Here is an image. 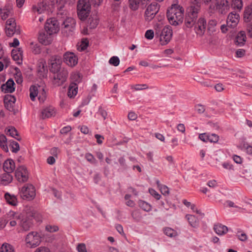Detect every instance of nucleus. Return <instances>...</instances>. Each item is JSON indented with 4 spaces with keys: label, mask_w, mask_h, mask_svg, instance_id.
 Returning a JSON list of instances; mask_svg holds the SVG:
<instances>
[{
    "label": "nucleus",
    "mask_w": 252,
    "mask_h": 252,
    "mask_svg": "<svg viewBox=\"0 0 252 252\" xmlns=\"http://www.w3.org/2000/svg\"><path fill=\"white\" fill-rule=\"evenodd\" d=\"M57 2L58 1H57V3H55L54 0H43L37 6L33 5L32 10L34 12L36 11L39 14L44 12H47V13H52L55 8L58 9V6H60L63 3L62 2L58 4Z\"/></svg>",
    "instance_id": "nucleus-4"
},
{
    "label": "nucleus",
    "mask_w": 252,
    "mask_h": 252,
    "mask_svg": "<svg viewBox=\"0 0 252 252\" xmlns=\"http://www.w3.org/2000/svg\"><path fill=\"white\" fill-rule=\"evenodd\" d=\"M154 32L152 30H147L145 34V37L149 40H151L154 38Z\"/></svg>",
    "instance_id": "nucleus-52"
},
{
    "label": "nucleus",
    "mask_w": 252,
    "mask_h": 252,
    "mask_svg": "<svg viewBox=\"0 0 252 252\" xmlns=\"http://www.w3.org/2000/svg\"><path fill=\"white\" fill-rule=\"evenodd\" d=\"M68 71L65 69H61L56 73H53L51 76L53 83L56 86H59L64 83L68 76Z\"/></svg>",
    "instance_id": "nucleus-9"
},
{
    "label": "nucleus",
    "mask_w": 252,
    "mask_h": 252,
    "mask_svg": "<svg viewBox=\"0 0 252 252\" xmlns=\"http://www.w3.org/2000/svg\"><path fill=\"white\" fill-rule=\"evenodd\" d=\"M99 23L98 16L96 15H91L88 20V27L90 29H94Z\"/></svg>",
    "instance_id": "nucleus-28"
},
{
    "label": "nucleus",
    "mask_w": 252,
    "mask_h": 252,
    "mask_svg": "<svg viewBox=\"0 0 252 252\" xmlns=\"http://www.w3.org/2000/svg\"><path fill=\"white\" fill-rule=\"evenodd\" d=\"M15 167V162L12 159H7L3 163V168L5 172H12Z\"/></svg>",
    "instance_id": "nucleus-26"
},
{
    "label": "nucleus",
    "mask_w": 252,
    "mask_h": 252,
    "mask_svg": "<svg viewBox=\"0 0 252 252\" xmlns=\"http://www.w3.org/2000/svg\"><path fill=\"white\" fill-rule=\"evenodd\" d=\"M186 217L191 226L195 227L198 225V220L195 216L192 215H187Z\"/></svg>",
    "instance_id": "nucleus-37"
},
{
    "label": "nucleus",
    "mask_w": 252,
    "mask_h": 252,
    "mask_svg": "<svg viewBox=\"0 0 252 252\" xmlns=\"http://www.w3.org/2000/svg\"><path fill=\"white\" fill-rule=\"evenodd\" d=\"M54 109L52 107H47L44 109L42 112L41 117L43 119L48 118L55 114Z\"/></svg>",
    "instance_id": "nucleus-33"
},
{
    "label": "nucleus",
    "mask_w": 252,
    "mask_h": 252,
    "mask_svg": "<svg viewBox=\"0 0 252 252\" xmlns=\"http://www.w3.org/2000/svg\"><path fill=\"white\" fill-rule=\"evenodd\" d=\"M200 6L192 4L186 10L185 25L188 28H192L195 24L200 11Z\"/></svg>",
    "instance_id": "nucleus-3"
},
{
    "label": "nucleus",
    "mask_w": 252,
    "mask_h": 252,
    "mask_svg": "<svg viewBox=\"0 0 252 252\" xmlns=\"http://www.w3.org/2000/svg\"><path fill=\"white\" fill-rule=\"evenodd\" d=\"M5 199L7 203L12 206H16V196L11 195L8 192H6L4 195Z\"/></svg>",
    "instance_id": "nucleus-38"
},
{
    "label": "nucleus",
    "mask_w": 252,
    "mask_h": 252,
    "mask_svg": "<svg viewBox=\"0 0 252 252\" xmlns=\"http://www.w3.org/2000/svg\"><path fill=\"white\" fill-rule=\"evenodd\" d=\"M194 30L197 35L202 36L205 32L206 21L203 18H200L195 23Z\"/></svg>",
    "instance_id": "nucleus-19"
},
{
    "label": "nucleus",
    "mask_w": 252,
    "mask_h": 252,
    "mask_svg": "<svg viewBox=\"0 0 252 252\" xmlns=\"http://www.w3.org/2000/svg\"><path fill=\"white\" fill-rule=\"evenodd\" d=\"M0 252H14V249L12 247L8 244H3L0 248Z\"/></svg>",
    "instance_id": "nucleus-45"
},
{
    "label": "nucleus",
    "mask_w": 252,
    "mask_h": 252,
    "mask_svg": "<svg viewBox=\"0 0 252 252\" xmlns=\"http://www.w3.org/2000/svg\"><path fill=\"white\" fill-rule=\"evenodd\" d=\"M16 213L13 211H10L4 216V219L6 220L7 223L10 221V224L12 226L16 225L15 220Z\"/></svg>",
    "instance_id": "nucleus-29"
},
{
    "label": "nucleus",
    "mask_w": 252,
    "mask_h": 252,
    "mask_svg": "<svg viewBox=\"0 0 252 252\" xmlns=\"http://www.w3.org/2000/svg\"><path fill=\"white\" fill-rule=\"evenodd\" d=\"M172 37V30L169 26L165 27L160 34V42L162 45L167 44Z\"/></svg>",
    "instance_id": "nucleus-12"
},
{
    "label": "nucleus",
    "mask_w": 252,
    "mask_h": 252,
    "mask_svg": "<svg viewBox=\"0 0 252 252\" xmlns=\"http://www.w3.org/2000/svg\"><path fill=\"white\" fill-rule=\"evenodd\" d=\"M23 82L22 73L19 68L17 67V84H21Z\"/></svg>",
    "instance_id": "nucleus-57"
},
{
    "label": "nucleus",
    "mask_w": 252,
    "mask_h": 252,
    "mask_svg": "<svg viewBox=\"0 0 252 252\" xmlns=\"http://www.w3.org/2000/svg\"><path fill=\"white\" fill-rule=\"evenodd\" d=\"M60 153V150L58 148L54 147L52 148L50 150V153L53 157H54L56 158L58 157V154Z\"/></svg>",
    "instance_id": "nucleus-55"
},
{
    "label": "nucleus",
    "mask_w": 252,
    "mask_h": 252,
    "mask_svg": "<svg viewBox=\"0 0 252 252\" xmlns=\"http://www.w3.org/2000/svg\"><path fill=\"white\" fill-rule=\"evenodd\" d=\"M229 7V2L227 0H216L214 5H211V9H216L221 14L225 13Z\"/></svg>",
    "instance_id": "nucleus-11"
},
{
    "label": "nucleus",
    "mask_w": 252,
    "mask_h": 252,
    "mask_svg": "<svg viewBox=\"0 0 252 252\" xmlns=\"http://www.w3.org/2000/svg\"><path fill=\"white\" fill-rule=\"evenodd\" d=\"M19 194L23 199L32 200L36 195L35 188L32 184L25 185L20 190Z\"/></svg>",
    "instance_id": "nucleus-7"
},
{
    "label": "nucleus",
    "mask_w": 252,
    "mask_h": 252,
    "mask_svg": "<svg viewBox=\"0 0 252 252\" xmlns=\"http://www.w3.org/2000/svg\"><path fill=\"white\" fill-rule=\"evenodd\" d=\"M19 44V41L17 39V64L20 65L22 63L23 51L21 48H17Z\"/></svg>",
    "instance_id": "nucleus-36"
},
{
    "label": "nucleus",
    "mask_w": 252,
    "mask_h": 252,
    "mask_svg": "<svg viewBox=\"0 0 252 252\" xmlns=\"http://www.w3.org/2000/svg\"><path fill=\"white\" fill-rule=\"evenodd\" d=\"M236 56L238 58L243 57L245 54V50L243 49H239L236 52Z\"/></svg>",
    "instance_id": "nucleus-64"
},
{
    "label": "nucleus",
    "mask_w": 252,
    "mask_h": 252,
    "mask_svg": "<svg viewBox=\"0 0 252 252\" xmlns=\"http://www.w3.org/2000/svg\"><path fill=\"white\" fill-rule=\"evenodd\" d=\"M89 45V41L87 39H83L80 44L81 51H84L87 49Z\"/></svg>",
    "instance_id": "nucleus-50"
},
{
    "label": "nucleus",
    "mask_w": 252,
    "mask_h": 252,
    "mask_svg": "<svg viewBox=\"0 0 252 252\" xmlns=\"http://www.w3.org/2000/svg\"><path fill=\"white\" fill-rule=\"evenodd\" d=\"M13 178L9 172H5L0 176V183L4 186L7 185L11 182Z\"/></svg>",
    "instance_id": "nucleus-25"
},
{
    "label": "nucleus",
    "mask_w": 252,
    "mask_h": 252,
    "mask_svg": "<svg viewBox=\"0 0 252 252\" xmlns=\"http://www.w3.org/2000/svg\"><path fill=\"white\" fill-rule=\"evenodd\" d=\"M164 234L170 237H175L177 236V232L173 229L170 227H166L164 228Z\"/></svg>",
    "instance_id": "nucleus-42"
},
{
    "label": "nucleus",
    "mask_w": 252,
    "mask_h": 252,
    "mask_svg": "<svg viewBox=\"0 0 252 252\" xmlns=\"http://www.w3.org/2000/svg\"><path fill=\"white\" fill-rule=\"evenodd\" d=\"M6 134L10 136L11 137L15 138L16 136V128L14 127L11 126L6 128Z\"/></svg>",
    "instance_id": "nucleus-46"
},
{
    "label": "nucleus",
    "mask_w": 252,
    "mask_h": 252,
    "mask_svg": "<svg viewBox=\"0 0 252 252\" xmlns=\"http://www.w3.org/2000/svg\"><path fill=\"white\" fill-rule=\"evenodd\" d=\"M71 130V127L69 126H66L63 127L62 128L60 132L62 134H66L67 132L70 131Z\"/></svg>",
    "instance_id": "nucleus-63"
},
{
    "label": "nucleus",
    "mask_w": 252,
    "mask_h": 252,
    "mask_svg": "<svg viewBox=\"0 0 252 252\" xmlns=\"http://www.w3.org/2000/svg\"><path fill=\"white\" fill-rule=\"evenodd\" d=\"M150 193L156 199L159 200L160 198L161 195L158 193L155 189H149Z\"/></svg>",
    "instance_id": "nucleus-56"
},
{
    "label": "nucleus",
    "mask_w": 252,
    "mask_h": 252,
    "mask_svg": "<svg viewBox=\"0 0 252 252\" xmlns=\"http://www.w3.org/2000/svg\"><path fill=\"white\" fill-rule=\"evenodd\" d=\"M129 6L132 10H136L140 5V0H129Z\"/></svg>",
    "instance_id": "nucleus-44"
},
{
    "label": "nucleus",
    "mask_w": 252,
    "mask_h": 252,
    "mask_svg": "<svg viewBox=\"0 0 252 252\" xmlns=\"http://www.w3.org/2000/svg\"><path fill=\"white\" fill-rule=\"evenodd\" d=\"M64 2L58 6L57 18L61 24L62 32L64 36H68L73 31L75 26V20L73 18L67 16V12L64 10Z\"/></svg>",
    "instance_id": "nucleus-1"
},
{
    "label": "nucleus",
    "mask_w": 252,
    "mask_h": 252,
    "mask_svg": "<svg viewBox=\"0 0 252 252\" xmlns=\"http://www.w3.org/2000/svg\"><path fill=\"white\" fill-rule=\"evenodd\" d=\"M26 212L27 218L30 219L31 221H33V220L36 222L41 221V216L40 214L32 210L30 206H26L24 209Z\"/></svg>",
    "instance_id": "nucleus-20"
},
{
    "label": "nucleus",
    "mask_w": 252,
    "mask_h": 252,
    "mask_svg": "<svg viewBox=\"0 0 252 252\" xmlns=\"http://www.w3.org/2000/svg\"><path fill=\"white\" fill-rule=\"evenodd\" d=\"M159 6L156 2H152L149 5L145 12V19L147 21H151L158 12Z\"/></svg>",
    "instance_id": "nucleus-10"
},
{
    "label": "nucleus",
    "mask_w": 252,
    "mask_h": 252,
    "mask_svg": "<svg viewBox=\"0 0 252 252\" xmlns=\"http://www.w3.org/2000/svg\"><path fill=\"white\" fill-rule=\"evenodd\" d=\"M29 174L27 167L25 165L19 166L17 168V181L24 183L28 181Z\"/></svg>",
    "instance_id": "nucleus-16"
},
{
    "label": "nucleus",
    "mask_w": 252,
    "mask_h": 252,
    "mask_svg": "<svg viewBox=\"0 0 252 252\" xmlns=\"http://www.w3.org/2000/svg\"><path fill=\"white\" fill-rule=\"evenodd\" d=\"M42 236L36 231L29 232L25 237V242L28 247L34 248L39 246L41 242Z\"/></svg>",
    "instance_id": "nucleus-6"
},
{
    "label": "nucleus",
    "mask_w": 252,
    "mask_h": 252,
    "mask_svg": "<svg viewBox=\"0 0 252 252\" xmlns=\"http://www.w3.org/2000/svg\"><path fill=\"white\" fill-rule=\"evenodd\" d=\"M94 137L96 139V142L98 144H101L103 143L104 137L100 134H96L94 135Z\"/></svg>",
    "instance_id": "nucleus-61"
},
{
    "label": "nucleus",
    "mask_w": 252,
    "mask_h": 252,
    "mask_svg": "<svg viewBox=\"0 0 252 252\" xmlns=\"http://www.w3.org/2000/svg\"><path fill=\"white\" fill-rule=\"evenodd\" d=\"M5 32L6 35L9 37L14 34L16 32V22L14 18H10L7 20Z\"/></svg>",
    "instance_id": "nucleus-18"
},
{
    "label": "nucleus",
    "mask_w": 252,
    "mask_h": 252,
    "mask_svg": "<svg viewBox=\"0 0 252 252\" xmlns=\"http://www.w3.org/2000/svg\"><path fill=\"white\" fill-rule=\"evenodd\" d=\"M131 216L136 222H139L142 219L140 213L138 211H134L131 213Z\"/></svg>",
    "instance_id": "nucleus-47"
},
{
    "label": "nucleus",
    "mask_w": 252,
    "mask_h": 252,
    "mask_svg": "<svg viewBox=\"0 0 252 252\" xmlns=\"http://www.w3.org/2000/svg\"><path fill=\"white\" fill-rule=\"evenodd\" d=\"M78 252H87L86 245L84 243L79 244L77 247Z\"/></svg>",
    "instance_id": "nucleus-53"
},
{
    "label": "nucleus",
    "mask_w": 252,
    "mask_h": 252,
    "mask_svg": "<svg viewBox=\"0 0 252 252\" xmlns=\"http://www.w3.org/2000/svg\"><path fill=\"white\" fill-rule=\"evenodd\" d=\"M64 62L70 66H74L78 63V59L73 53H66L64 55Z\"/></svg>",
    "instance_id": "nucleus-22"
},
{
    "label": "nucleus",
    "mask_w": 252,
    "mask_h": 252,
    "mask_svg": "<svg viewBox=\"0 0 252 252\" xmlns=\"http://www.w3.org/2000/svg\"><path fill=\"white\" fill-rule=\"evenodd\" d=\"M42 92H38V88L34 85L32 86L30 88V96L32 100L34 101L36 96H38V98L40 102H43L46 97V93L43 88H41Z\"/></svg>",
    "instance_id": "nucleus-13"
},
{
    "label": "nucleus",
    "mask_w": 252,
    "mask_h": 252,
    "mask_svg": "<svg viewBox=\"0 0 252 252\" xmlns=\"http://www.w3.org/2000/svg\"><path fill=\"white\" fill-rule=\"evenodd\" d=\"M60 21L58 19L51 18L47 20L45 25V30L50 34L58 32L60 30Z\"/></svg>",
    "instance_id": "nucleus-8"
},
{
    "label": "nucleus",
    "mask_w": 252,
    "mask_h": 252,
    "mask_svg": "<svg viewBox=\"0 0 252 252\" xmlns=\"http://www.w3.org/2000/svg\"><path fill=\"white\" fill-rule=\"evenodd\" d=\"M214 229L216 233L219 235H223L228 231L227 227L221 223L215 224Z\"/></svg>",
    "instance_id": "nucleus-27"
},
{
    "label": "nucleus",
    "mask_w": 252,
    "mask_h": 252,
    "mask_svg": "<svg viewBox=\"0 0 252 252\" xmlns=\"http://www.w3.org/2000/svg\"><path fill=\"white\" fill-rule=\"evenodd\" d=\"M138 205L142 209L146 212H149L152 209L151 205L146 201L139 200Z\"/></svg>",
    "instance_id": "nucleus-39"
},
{
    "label": "nucleus",
    "mask_w": 252,
    "mask_h": 252,
    "mask_svg": "<svg viewBox=\"0 0 252 252\" xmlns=\"http://www.w3.org/2000/svg\"><path fill=\"white\" fill-rule=\"evenodd\" d=\"M232 6L234 9H237L240 10L243 7V2L242 0H232Z\"/></svg>",
    "instance_id": "nucleus-43"
},
{
    "label": "nucleus",
    "mask_w": 252,
    "mask_h": 252,
    "mask_svg": "<svg viewBox=\"0 0 252 252\" xmlns=\"http://www.w3.org/2000/svg\"><path fill=\"white\" fill-rule=\"evenodd\" d=\"M184 9L177 4H172L170 8L167 11V17L170 24L177 26L183 21Z\"/></svg>",
    "instance_id": "nucleus-2"
},
{
    "label": "nucleus",
    "mask_w": 252,
    "mask_h": 252,
    "mask_svg": "<svg viewBox=\"0 0 252 252\" xmlns=\"http://www.w3.org/2000/svg\"><path fill=\"white\" fill-rule=\"evenodd\" d=\"M86 159L90 163H94L95 160V158L93 155L90 153H87L85 155Z\"/></svg>",
    "instance_id": "nucleus-54"
},
{
    "label": "nucleus",
    "mask_w": 252,
    "mask_h": 252,
    "mask_svg": "<svg viewBox=\"0 0 252 252\" xmlns=\"http://www.w3.org/2000/svg\"><path fill=\"white\" fill-rule=\"evenodd\" d=\"M59 228L57 226H51V225H47L46 226V230L50 232H54L58 231Z\"/></svg>",
    "instance_id": "nucleus-59"
},
{
    "label": "nucleus",
    "mask_w": 252,
    "mask_h": 252,
    "mask_svg": "<svg viewBox=\"0 0 252 252\" xmlns=\"http://www.w3.org/2000/svg\"><path fill=\"white\" fill-rule=\"evenodd\" d=\"M239 19V15L236 12L230 13L227 19V26L234 28L236 26Z\"/></svg>",
    "instance_id": "nucleus-21"
},
{
    "label": "nucleus",
    "mask_w": 252,
    "mask_h": 252,
    "mask_svg": "<svg viewBox=\"0 0 252 252\" xmlns=\"http://www.w3.org/2000/svg\"><path fill=\"white\" fill-rule=\"evenodd\" d=\"M161 192L163 195H168L169 193V190L168 188L165 185H161L160 187Z\"/></svg>",
    "instance_id": "nucleus-58"
},
{
    "label": "nucleus",
    "mask_w": 252,
    "mask_h": 252,
    "mask_svg": "<svg viewBox=\"0 0 252 252\" xmlns=\"http://www.w3.org/2000/svg\"><path fill=\"white\" fill-rule=\"evenodd\" d=\"M246 35L244 32H240L235 38V44L238 46H242L244 45L246 41Z\"/></svg>",
    "instance_id": "nucleus-31"
},
{
    "label": "nucleus",
    "mask_w": 252,
    "mask_h": 252,
    "mask_svg": "<svg viewBox=\"0 0 252 252\" xmlns=\"http://www.w3.org/2000/svg\"><path fill=\"white\" fill-rule=\"evenodd\" d=\"M21 151L19 153L18 158H17V161L20 162L24 160L26 150L24 148H21Z\"/></svg>",
    "instance_id": "nucleus-49"
},
{
    "label": "nucleus",
    "mask_w": 252,
    "mask_h": 252,
    "mask_svg": "<svg viewBox=\"0 0 252 252\" xmlns=\"http://www.w3.org/2000/svg\"><path fill=\"white\" fill-rule=\"evenodd\" d=\"M199 138L202 141L207 142L208 141V139H209V134L206 133L200 134H199Z\"/></svg>",
    "instance_id": "nucleus-60"
},
{
    "label": "nucleus",
    "mask_w": 252,
    "mask_h": 252,
    "mask_svg": "<svg viewBox=\"0 0 252 252\" xmlns=\"http://www.w3.org/2000/svg\"><path fill=\"white\" fill-rule=\"evenodd\" d=\"M34 252H50V250L46 247H40L37 248Z\"/></svg>",
    "instance_id": "nucleus-62"
},
{
    "label": "nucleus",
    "mask_w": 252,
    "mask_h": 252,
    "mask_svg": "<svg viewBox=\"0 0 252 252\" xmlns=\"http://www.w3.org/2000/svg\"><path fill=\"white\" fill-rule=\"evenodd\" d=\"M7 138L6 136L3 134L0 135V147L3 151L7 152L8 151V148L6 144Z\"/></svg>",
    "instance_id": "nucleus-40"
},
{
    "label": "nucleus",
    "mask_w": 252,
    "mask_h": 252,
    "mask_svg": "<svg viewBox=\"0 0 252 252\" xmlns=\"http://www.w3.org/2000/svg\"><path fill=\"white\" fill-rule=\"evenodd\" d=\"M15 83L12 79H9L6 83L1 86L0 89L4 93H11L15 90L14 85Z\"/></svg>",
    "instance_id": "nucleus-24"
},
{
    "label": "nucleus",
    "mask_w": 252,
    "mask_h": 252,
    "mask_svg": "<svg viewBox=\"0 0 252 252\" xmlns=\"http://www.w3.org/2000/svg\"><path fill=\"white\" fill-rule=\"evenodd\" d=\"M11 13L12 10L9 7L5 6L3 8H0V15L3 20H6Z\"/></svg>",
    "instance_id": "nucleus-34"
},
{
    "label": "nucleus",
    "mask_w": 252,
    "mask_h": 252,
    "mask_svg": "<svg viewBox=\"0 0 252 252\" xmlns=\"http://www.w3.org/2000/svg\"><path fill=\"white\" fill-rule=\"evenodd\" d=\"M48 70L46 66V62L43 59L38 61L36 64V72L40 78H43L47 76Z\"/></svg>",
    "instance_id": "nucleus-17"
},
{
    "label": "nucleus",
    "mask_w": 252,
    "mask_h": 252,
    "mask_svg": "<svg viewBox=\"0 0 252 252\" xmlns=\"http://www.w3.org/2000/svg\"><path fill=\"white\" fill-rule=\"evenodd\" d=\"M33 221H31L30 219L27 218L26 215V219L23 220L21 223V227L24 231L29 230L33 225Z\"/></svg>",
    "instance_id": "nucleus-30"
},
{
    "label": "nucleus",
    "mask_w": 252,
    "mask_h": 252,
    "mask_svg": "<svg viewBox=\"0 0 252 252\" xmlns=\"http://www.w3.org/2000/svg\"><path fill=\"white\" fill-rule=\"evenodd\" d=\"M209 137L208 141L210 142L216 143L219 139V136L216 134H209Z\"/></svg>",
    "instance_id": "nucleus-51"
},
{
    "label": "nucleus",
    "mask_w": 252,
    "mask_h": 252,
    "mask_svg": "<svg viewBox=\"0 0 252 252\" xmlns=\"http://www.w3.org/2000/svg\"><path fill=\"white\" fill-rule=\"evenodd\" d=\"M78 92V86L76 83H71L68 89V96L71 98L76 95Z\"/></svg>",
    "instance_id": "nucleus-32"
},
{
    "label": "nucleus",
    "mask_w": 252,
    "mask_h": 252,
    "mask_svg": "<svg viewBox=\"0 0 252 252\" xmlns=\"http://www.w3.org/2000/svg\"><path fill=\"white\" fill-rule=\"evenodd\" d=\"M16 97L14 95L7 94L4 96V103L5 108L10 112L15 114Z\"/></svg>",
    "instance_id": "nucleus-15"
},
{
    "label": "nucleus",
    "mask_w": 252,
    "mask_h": 252,
    "mask_svg": "<svg viewBox=\"0 0 252 252\" xmlns=\"http://www.w3.org/2000/svg\"><path fill=\"white\" fill-rule=\"evenodd\" d=\"M252 19V7L251 6L247 7L244 12V20L245 22H248Z\"/></svg>",
    "instance_id": "nucleus-35"
},
{
    "label": "nucleus",
    "mask_w": 252,
    "mask_h": 252,
    "mask_svg": "<svg viewBox=\"0 0 252 252\" xmlns=\"http://www.w3.org/2000/svg\"><path fill=\"white\" fill-rule=\"evenodd\" d=\"M109 63L110 64L117 66L120 63L119 58L117 56H113L110 59Z\"/></svg>",
    "instance_id": "nucleus-48"
},
{
    "label": "nucleus",
    "mask_w": 252,
    "mask_h": 252,
    "mask_svg": "<svg viewBox=\"0 0 252 252\" xmlns=\"http://www.w3.org/2000/svg\"><path fill=\"white\" fill-rule=\"evenodd\" d=\"M71 79L72 80V83H76L77 84L81 81L82 75L79 72H73L71 75Z\"/></svg>",
    "instance_id": "nucleus-41"
},
{
    "label": "nucleus",
    "mask_w": 252,
    "mask_h": 252,
    "mask_svg": "<svg viewBox=\"0 0 252 252\" xmlns=\"http://www.w3.org/2000/svg\"><path fill=\"white\" fill-rule=\"evenodd\" d=\"M52 34L46 32L45 30L44 32H41L38 36L39 41L45 45L50 44L52 41Z\"/></svg>",
    "instance_id": "nucleus-23"
},
{
    "label": "nucleus",
    "mask_w": 252,
    "mask_h": 252,
    "mask_svg": "<svg viewBox=\"0 0 252 252\" xmlns=\"http://www.w3.org/2000/svg\"><path fill=\"white\" fill-rule=\"evenodd\" d=\"M62 63L61 58L58 56H52L49 61L50 70L53 73H56L61 70V65Z\"/></svg>",
    "instance_id": "nucleus-14"
},
{
    "label": "nucleus",
    "mask_w": 252,
    "mask_h": 252,
    "mask_svg": "<svg viewBox=\"0 0 252 252\" xmlns=\"http://www.w3.org/2000/svg\"><path fill=\"white\" fill-rule=\"evenodd\" d=\"M91 11L89 0H79L77 3V14L81 20H85Z\"/></svg>",
    "instance_id": "nucleus-5"
}]
</instances>
